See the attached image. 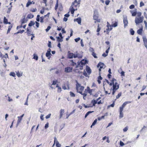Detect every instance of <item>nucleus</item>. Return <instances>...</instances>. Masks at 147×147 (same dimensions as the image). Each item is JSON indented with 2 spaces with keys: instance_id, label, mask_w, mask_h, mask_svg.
I'll list each match as a JSON object with an SVG mask.
<instances>
[{
  "instance_id": "nucleus-1",
  "label": "nucleus",
  "mask_w": 147,
  "mask_h": 147,
  "mask_svg": "<svg viewBox=\"0 0 147 147\" xmlns=\"http://www.w3.org/2000/svg\"><path fill=\"white\" fill-rule=\"evenodd\" d=\"M111 82L110 83L108 80L107 81V83L110 85V86L113 85L112 88H111V90H112V95H114L116 90L119 88V84L118 83L117 80L115 78H113L111 80Z\"/></svg>"
},
{
  "instance_id": "nucleus-2",
  "label": "nucleus",
  "mask_w": 147,
  "mask_h": 147,
  "mask_svg": "<svg viewBox=\"0 0 147 147\" xmlns=\"http://www.w3.org/2000/svg\"><path fill=\"white\" fill-rule=\"evenodd\" d=\"M80 0H75L72 3V5L70 7V11L71 14H73L75 10H77V8L79 6V5L80 3Z\"/></svg>"
},
{
  "instance_id": "nucleus-3",
  "label": "nucleus",
  "mask_w": 147,
  "mask_h": 147,
  "mask_svg": "<svg viewBox=\"0 0 147 147\" xmlns=\"http://www.w3.org/2000/svg\"><path fill=\"white\" fill-rule=\"evenodd\" d=\"M57 80H53L52 84L50 86L51 88L52 89H55L56 88H57V92H60L61 90V88L59 86L58 84H57Z\"/></svg>"
},
{
  "instance_id": "nucleus-4",
  "label": "nucleus",
  "mask_w": 147,
  "mask_h": 147,
  "mask_svg": "<svg viewBox=\"0 0 147 147\" xmlns=\"http://www.w3.org/2000/svg\"><path fill=\"white\" fill-rule=\"evenodd\" d=\"M93 89H90L89 86H87L86 89H85L84 93L82 92V94H81L83 96V99L85 100L86 97L87 95V93H89L90 95L92 94Z\"/></svg>"
},
{
  "instance_id": "nucleus-5",
  "label": "nucleus",
  "mask_w": 147,
  "mask_h": 147,
  "mask_svg": "<svg viewBox=\"0 0 147 147\" xmlns=\"http://www.w3.org/2000/svg\"><path fill=\"white\" fill-rule=\"evenodd\" d=\"M76 86V89L77 92L80 94H82V92L84 90V87L83 86H81V84H79L77 81Z\"/></svg>"
},
{
  "instance_id": "nucleus-6",
  "label": "nucleus",
  "mask_w": 147,
  "mask_h": 147,
  "mask_svg": "<svg viewBox=\"0 0 147 147\" xmlns=\"http://www.w3.org/2000/svg\"><path fill=\"white\" fill-rule=\"evenodd\" d=\"M94 12L93 18V19L95 20V23L96 22H100V20L99 18L98 14L97 11L96 10H95Z\"/></svg>"
},
{
  "instance_id": "nucleus-7",
  "label": "nucleus",
  "mask_w": 147,
  "mask_h": 147,
  "mask_svg": "<svg viewBox=\"0 0 147 147\" xmlns=\"http://www.w3.org/2000/svg\"><path fill=\"white\" fill-rule=\"evenodd\" d=\"M87 62L88 61L87 60L83 59L80 62L78 63L76 67H82L81 69H82L83 66L86 63H87Z\"/></svg>"
},
{
  "instance_id": "nucleus-8",
  "label": "nucleus",
  "mask_w": 147,
  "mask_h": 147,
  "mask_svg": "<svg viewBox=\"0 0 147 147\" xmlns=\"http://www.w3.org/2000/svg\"><path fill=\"white\" fill-rule=\"evenodd\" d=\"M131 102V101H127L123 103L122 106L119 107V112H123V108H124L125 105L127 104L130 103Z\"/></svg>"
},
{
  "instance_id": "nucleus-9",
  "label": "nucleus",
  "mask_w": 147,
  "mask_h": 147,
  "mask_svg": "<svg viewBox=\"0 0 147 147\" xmlns=\"http://www.w3.org/2000/svg\"><path fill=\"white\" fill-rule=\"evenodd\" d=\"M144 20L143 16L136 18L135 20V23L136 24L142 22Z\"/></svg>"
},
{
  "instance_id": "nucleus-10",
  "label": "nucleus",
  "mask_w": 147,
  "mask_h": 147,
  "mask_svg": "<svg viewBox=\"0 0 147 147\" xmlns=\"http://www.w3.org/2000/svg\"><path fill=\"white\" fill-rule=\"evenodd\" d=\"M27 21V20L25 19V17L21 19L20 21V22H21V25L18 26L16 28L17 29H18L22 28V24L26 22Z\"/></svg>"
},
{
  "instance_id": "nucleus-11",
  "label": "nucleus",
  "mask_w": 147,
  "mask_h": 147,
  "mask_svg": "<svg viewBox=\"0 0 147 147\" xmlns=\"http://www.w3.org/2000/svg\"><path fill=\"white\" fill-rule=\"evenodd\" d=\"M62 88L64 90H66L67 89H69V84L68 82L64 83L63 85L62 86Z\"/></svg>"
},
{
  "instance_id": "nucleus-12",
  "label": "nucleus",
  "mask_w": 147,
  "mask_h": 147,
  "mask_svg": "<svg viewBox=\"0 0 147 147\" xmlns=\"http://www.w3.org/2000/svg\"><path fill=\"white\" fill-rule=\"evenodd\" d=\"M144 45L145 47L147 49V39L146 36H143L142 37Z\"/></svg>"
},
{
  "instance_id": "nucleus-13",
  "label": "nucleus",
  "mask_w": 147,
  "mask_h": 147,
  "mask_svg": "<svg viewBox=\"0 0 147 147\" xmlns=\"http://www.w3.org/2000/svg\"><path fill=\"white\" fill-rule=\"evenodd\" d=\"M104 65V63L101 62H99L97 66L99 68V70L100 72L101 71V69L103 68Z\"/></svg>"
},
{
  "instance_id": "nucleus-14",
  "label": "nucleus",
  "mask_w": 147,
  "mask_h": 147,
  "mask_svg": "<svg viewBox=\"0 0 147 147\" xmlns=\"http://www.w3.org/2000/svg\"><path fill=\"white\" fill-rule=\"evenodd\" d=\"M82 55H80V54L77 53V52H76V53L74 54V58H76L77 57L78 58H82Z\"/></svg>"
},
{
  "instance_id": "nucleus-15",
  "label": "nucleus",
  "mask_w": 147,
  "mask_h": 147,
  "mask_svg": "<svg viewBox=\"0 0 147 147\" xmlns=\"http://www.w3.org/2000/svg\"><path fill=\"white\" fill-rule=\"evenodd\" d=\"M105 43L107 45H108V46H107V48H108L106 51V53L108 54L110 49V42L109 41H107L105 42Z\"/></svg>"
},
{
  "instance_id": "nucleus-16",
  "label": "nucleus",
  "mask_w": 147,
  "mask_h": 147,
  "mask_svg": "<svg viewBox=\"0 0 147 147\" xmlns=\"http://www.w3.org/2000/svg\"><path fill=\"white\" fill-rule=\"evenodd\" d=\"M72 68L70 67H65V72H70L72 71Z\"/></svg>"
},
{
  "instance_id": "nucleus-17",
  "label": "nucleus",
  "mask_w": 147,
  "mask_h": 147,
  "mask_svg": "<svg viewBox=\"0 0 147 147\" xmlns=\"http://www.w3.org/2000/svg\"><path fill=\"white\" fill-rule=\"evenodd\" d=\"M123 22L124 24V27L125 28L127 26V24H128V21L127 18H124L123 20Z\"/></svg>"
},
{
  "instance_id": "nucleus-18",
  "label": "nucleus",
  "mask_w": 147,
  "mask_h": 147,
  "mask_svg": "<svg viewBox=\"0 0 147 147\" xmlns=\"http://www.w3.org/2000/svg\"><path fill=\"white\" fill-rule=\"evenodd\" d=\"M74 54L73 53H70L69 51L68 52V57L69 59H72L74 57Z\"/></svg>"
},
{
  "instance_id": "nucleus-19",
  "label": "nucleus",
  "mask_w": 147,
  "mask_h": 147,
  "mask_svg": "<svg viewBox=\"0 0 147 147\" xmlns=\"http://www.w3.org/2000/svg\"><path fill=\"white\" fill-rule=\"evenodd\" d=\"M100 98L101 97H99L96 100H92V102L93 103V105L92 106H91V107H92L93 106H95V105L96 103H97V102Z\"/></svg>"
},
{
  "instance_id": "nucleus-20",
  "label": "nucleus",
  "mask_w": 147,
  "mask_h": 147,
  "mask_svg": "<svg viewBox=\"0 0 147 147\" xmlns=\"http://www.w3.org/2000/svg\"><path fill=\"white\" fill-rule=\"evenodd\" d=\"M86 70L89 75L91 73V70L90 68L88 65L86 66Z\"/></svg>"
},
{
  "instance_id": "nucleus-21",
  "label": "nucleus",
  "mask_w": 147,
  "mask_h": 147,
  "mask_svg": "<svg viewBox=\"0 0 147 147\" xmlns=\"http://www.w3.org/2000/svg\"><path fill=\"white\" fill-rule=\"evenodd\" d=\"M64 113V109H61L59 111L60 117L59 118H61L63 116Z\"/></svg>"
},
{
  "instance_id": "nucleus-22",
  "label": "nucleus",
  "mask_w": 147,
  "mask_h": 147,
  "mask_svg": "<svg viewBox=\"0 0 147 147\" xmlns=\"http://www.w3.org/2000/svg\"><path fill=\"white\" fill-rule=\"evenodd\" d=\"M74 21H76L79 24H81V19L80 18H79L74 19Z\"/></svg>"
},
{
  "instance_id": "nucleus-23",
  "label": "nucleus",
  "mask_w": 147,
  "mask_h": 147,
  "mask_svg": "<svg viewBox=\"0 0 147 147\" xmlns=\"http://www.w3.org/2000/svg\"><path fill=\"white\" fill-rule=\"evenodd\" d=\"M16 73L17 76L18 77H20L22 75L23 73L22 72H20L19 71H16Z\"/></svg>"
},
{
  "instance_id": "nucleus-24",
  "label": "nucleus",
  "mask_w": 147,
  "mask_h": 147,
  "mask_svg": "<svg viewBox=\"0 0 147 147\" xmlns=\"http://www.w3.org/2000/svg\"><path fill=\"white\" fill-rule=\"evenodd\" d=\"M143 31V28L142 27L141 28L138 30L137 31V32L138 34L141 35L142 34V32Z\"/></svg>"
},
{
  "instance_id": "nucleus-25",
  "label": "nucleus",
  "mask_w": 147,
  "mask_h": 147,
  "mask_svg": "<svg viewBox=\"0 0 147 147\" xmlns=\"http://www.w3.org/2000/svg\"><path fill=\"white\" fill-rule=\"evenodd\" d=\"M27 33L28 36H30L32 35V31L31 30H29V28H27Z\"/></svg>"
},
{
  "instance_id": "nucleus-26",
  "label": "nucleus",
  "mask_w": 147,
  "mask_h": 147,
  "mask_svg": "<svg viewBox=\"0 0 147 147\" xmlns=\"http://www.w3.org/2000/svg\"><path fill=\"white\" fill-rule=\"evenodd\" d=\"M12 25L11 24L10 25L8 26V29L7 30V34H8L9 33H10V31L12 28Z\"/></svg>"
},
{
  "instance_id": "nucleus-27",
  "label": "nucleus",
  "mask_w": 147,
  "mask_h": 147,
  "mask_svg": "<svg viewBox=\"0 0 147 147\" xmlns=\"http://www.w3.org/2000/svg\"><path fill=\"white\" fill-rule=\"evenodd\" d=\"M51 55V53L50 51H47V52L46 53V56L47 57H49V59L50 57V55Z\"/></svg>"
},
{
  "instance_id": "nucleus-28",
  "label": "nucleus",
  "mask_w": 147,
  "mask_h": 147,
  "mask_svg": "<svg viewBox=\"0 0 147 147\" xmlns=\"http://www.w3.org/2000/svg\"><path fill=\"white\" fill-rule=\"evenodd\" d=\"M57 40L59 42H62L63 41V37L61 38L59 36L57 37Z\"/></svg>"
},
{
  "instance_id": "nucleus-29",
  "label": "nucleus",
  "mask_w": 147,
  "mask_h": 147,
  "mask_svg": "<svg viewBox=\"0 0 147 147\" xmlns=\"http://www.w3.org/2000/svg\"><path fill=\"white\" fill-rule=\"evenodd\" d=\"M34 17V15L31 14H28L27 16V18L28 19H31Z\"/></svg>"
},
{
  "instance_id": "nucleus-30",
  "label": "nucleus",
  "mask_w": 147,
  "mask_h": 147,
  "mask_svg": "<svg viewBox=\"0 0 147 147\" xmlns=\"http://www.w3.org/2000/svg\"><path fill=\"white\" fill-rule=\"evenodd\" d=\"M102 78L100 76L98 77V80H97V81L99 84H100L101 83L100 80H102Z\"/></svg>"
},
{
  "instance_id": "nucleus-31",
  "label": "nucleus",
  "mask_w": 147,
  "mask_h": 147,
  "mask_svg": "<svg viewBox=\"0 0 147 147\" xmlns=\"http://www.w3.org/2000/svg\"><path fill=\"white\" fill-rule=\"evenodd\" d=\"M69 94L71 97H75L76 96V94L72 91L70 92Z\"/></svg>"
},
{
  "instance_id": "nucleus-32",
  "label": "nucleus",
  "mask_w": 147,
  "mask_h": 147,
  "mask_svg": "<svg viewBox=\"0 0 147 147\" xmlns=\"http://www.w3.org/2000/svg\"><path fill=\"white\" fill-rule=\"evenodd\" d=\"M118 25V22H117L115 21L114 23L112 24L111 27H117Z\"/></svg>"
},
{
  "instance_id": "nucleus-33",
  "label": "nucleus",
  "mask_w": 147,
  "mask_h": 147,
  "mask_svg": "<svg viewBox=\"0 0 147 147\" xmlns=\"http://www.w3.org/2000/svg\"><path fill=\"white\" fill-rule=\"evenodd\" d=\"M35 24V23L34 22H33L32 21H30L29 23L28 24V26H32L34 25Z\"/></svg>"
},
{
  "instance_id": "nucleus-34",
  "label": "nucleus",
  "mask_w": 147,
  "mask_h": 147,
  "mask_svg": "<svg viewBox=\"0 0 147 147\" xmlns=\"http://www.w3.org/2000/svg\"><path fill=\"white\" fill-rule=\"evenodd\" d=\"M32 4V2H31V1L30 0H28V2L26 3V6L27 7H28L30 5Z\"/></svg>"
},
{
  "instance_id": "nucleus-35",
  "label": "nucleus",
  "mask_w": 147,
  "mask_h": 147,
  "mask_svg": "<svg viewBox=\"0 0 147 147\" xmlns=\"http://www.w3.org/2000/svg\"><path fill=\"white\" fill-rule=\"evenodd\" d=\"M130 12L132 13V16H135L137 14V12L136 11L133 12V11L131 10Z\"/></svg>"
},
{
  "instance_id": "nucleus-36",
  "label": "nucleus",
  "mask_w": 147,
  "mask_h": 147,
  "mask_svg": "<svg viewBox=\"0 0 147 147\" xmlns=\"http://www.w3.org/2000/svg\"><path fill=\"white\" fill-rule=\"evenodd\" d=\"M100 29H101V28L100 27L99 24H98V28H97V30H96L97 32H98V33L97 34V35H99V33H98L99 32V31H100Z\"/></svg>"
},
{
  "instance_id": "nucleus-37",
  "label": "nucleus",
  "mask_w": 147,
  "mask_h": 147,
  "mask_svg": "<svg viewBox=\"0 0 147 147\" xmlns=\"http://www.w3.org/2000/svg\"><path fill=\"white\" fill-rule=\"evenodd\" d=\"M7 22L8 20L5 17H4V20H3V22L5 24H7Z\"/></svg>"
},
{
  "instance_id": "nucleus-38",
  "label": "nucleus",
  "mask_w": 147,
  "mask_h": 147,
  "mask_svg": "<svg viewBox=\"0 0 147 147\" xmlns=\"http://www.w3.org/2000/svg\"><path fill=\"white\" fill-rule=\"evenodd\" d=\"M122 94L121 92H119L117 95L116 96V99L119 98L121 96Z\"/></svg>"
},
{
  "instance_id": "nucleus-39",
  "label": "nucleus",
  "mask_w": 147,
  "mask_h": 147,
  "mask_svg": "<svg viewBox=\"0 0 147 147\" xmlns=\"http://www.w3.org/2000/svg\"><path fill=\"white\" fill-rule=\"evenodd\" d=\"M94 112V111H89L87 112L86 113V114L85 117L86 118L88 116V115L90 113H91L92 112Z\"/></svg>"
},
{
  "instance_id": "nucleus-40",
  "label": "nucleus",
  "mask_w": 147,
  "mask_h": 147,
  "mask_svg": "<svg viewBox=\"0 0 147 147\" xmlns=\"http://www.w3.org/2000/svg\"><path fill=\"white\" fill-rule=\"evenodd\" d=\"M92 55L94 57V58H97V57L96 56V55L94 52H92Z\"/></svg>"
},
{
  "instance_id": "nucleus-41",
  "label": "nucleus",
  "mask_w": 147,
  "mask_h": 147,
  "mask_svg": "<svg viewBox=\"0 0 147 147\" xmlns=\"http://www.w3.org/2000/svg\"><path fill=\"white\" fill-rule=\"evenodd\" d=\"M9 75L10 76H11L13 77H15L16 76L15 73L14 72H11Z\"/></svg>"
},
{
  "instance_id": "nucleus-42",
  "label": "nucleus",
  "mask_w": 147,
  "mask_h": 147,
  "mask_svg": "<svg viewBox=\"0 0 147 147\" xmlns=\"http://www.w3.org/2000/svg\"><path fill=\"white\" fill-rule=\"evenodd\" d=\"M107 27L108 28H107V31L108 30H109V26H110V27H111V26L110 25V24L108 22H107Z\"/></svg>"
},
{
  "instance_id": "nucleus-43",
  "label": "nucleus",
  "mask_w": 147,
  "mask_h": 147,
  "mask_svg": "<svg viewBox=\"0 0 147 147\" xmlns=\"http://www.w3.org/2000/svg\"><path fill=\"white\" fill-rule=\"evenodd\" d=\"M34 57L33 58L36 59V60H38V56L36 55V54H34L33 55Z\"/></svg>"
},
{
  "instance_id": "nucleus-44",
  "label": "nucleus",
  "mask_w": 147,
  "mask_h": 147,
  "mask_svg": "<svg viewBox=\"0 0 147 147\" xmlns=\"http://www.w3.org/2000/svg\"><path fill=\"white\" fill-rule=\"evenodd\" d=\"M56 146L57 147H61V145L58 141H56Z\"/></svg>"
},
{
  "instance_id": "nucleus-45",
  "label": "nucleus",
  "mask_w": 147,
  "mask_h": 147,
  "mask_svg": "<svg viewBox=\"0 0 147 147\" xmlns=\"http://www.w3.org/2000/svg\"><path fill=\"white\" fill-rule=\"evenodd\" d=\"M45 17L44 16H42L40 17V22L41 23L44 22V19Z\"/></svg>"
},
{
  "instance_id": "nucleus-46",
  "label": "nucleus",
  "mask_w": 147,
  "mask_h": 147,
  "mask_svg": "<svg viewBox=\"0 0 147 147\" xmlns=\"http://www.w3.org/2000/svg\"><path fill=\"white\" fill-rule=\"evenodd\" d=\"M130 34L132 35H133L134 34V31L132 29H131L130 30Z\"/></svg>"
},
{
  "instance_id": "nucleus-47",
  "label": "nucleus",
  "mask_w": 147,
  "mask_h": 147,
  "mask_svg": "<svg viewBox=\"0 0 147 147\" xmlns=\"http://www.w3.org/2000/svg\"><path fill=\"white\" fill-rule=\"evenodd\" d=\"M119 117L120 118H122L123 117V112H119Z\"/></svg>"
},
{
  "instance_id": "nucleus-48",
  "label": "nucleus",
  "mask_w": 147,
  "mask_h": 147,
  "mask_svg": "<svg viewBox=\"0 0 147 147\" xmlns=\"http://www.w3.org/2000/svg\"><path fill=\"white\" fill-rule=\"evenodd\" d=\"M24 30H20L19 31H18L16 33H15V34H17L18 33H22L24 32Z\"/></svg>"
},
{
  "instance_id": "nucleus-49",
  "label": "nucleus",
  "mask_w": 147,
  "mask_h": 147,
  "mask_svg": "<svg viewBox=\"0 0 147 147\" xmlns=\"http://www.w3.org/2000/svg\"><path fill=\"white\" fill-rule=\"evenodd\" d=\"M18 120L17 121V123L18 124L20 123L21 121L22 120V119L21 118H20V117H19V116H18Z\"/></svg>"
},
{
  "instance_id": "nucleus-50",
  "label": "nucleus",
  "mask_w": 147,
  "mask_h": 147,
  "mask_svg": "<svg viewBox=\"0 0 147 147\" xmlns=\"http://www.w3.org/2000/svg\"><path fill=\"white\" fill-rule=\"evenodd\" d=\"M0 57L2 58H5L6 59V57H5L4 55H3L1 53L0 54Z\"/></svg>"
},
{
  "instance_id": "nucleus-51",
  "label": "nucleus",
  "mask_w": 147,
  "mask_h": 147,
  "mask_svg": "<svg viewBox=\"0 0 147 147\" xmlns=\"http://www.w3.org/2000/svg\"><path fill=\"white\" fill-rule=\"evenodd\" d=\"M45 11V9L44 7H43L42 9L40 10V12L41 13L43 14Z\"/></svg>"
},
{
  "instance_id": "nucleus-52",
  "label": "nucleus",
  "mask_w": 147,
  "mask_h": 147,
  "mask_svg": "<svg viewBox=\"0 0 147 147\" xmlns=\"http://www.w3.org/2000/svg\"><path fill=\"white\" fill-rule=\"evenodd\" d=\"M40 15H38L37 16V17L36 18V20L37 22H39L40 21Z\"/></svg>"
},
{
  "instance_id": "nucleus-53",
  "label": "nucleus",
  "mask_w": 147,
  "mask_h": 147,
  "mask_svg": "<svg viewBox=\"0 0 147 147\" xmlns=\"http://www.w3.org/2000/svg\"><path fill=\"white\" fill-rule=\"evenodd\" d=\"M114 105H115V102H113V103L111 104V105H109L108 106V107H114Z\"/></svg>"
},
{
  "instance_id": "nucleus-54",
  "label": "nucleus",
  "mask_w": 147,
  "mask_h": 147,
  "mask_svg": "<svg viewBox=\"0 0 147 147\" xmlns=\"http://www.w3.org/2000/svg\"><path fill=\"white\" fill-rule=\"evenodd\" d=\"M51 115V113L49 114L48 115H47L46 116V117H45L46 118V119H48L50 118V117Z\"/></svg>"
},
{
  "instance_id": "nucleus-55",
  "label": "nucleus",
  "mask_w": 147,
  "mask_h": 147,
  "mask_svg": "<svg viewBox=\"0 0 147 147\" xmlns=\"http://www.w3.org/2000/svg\"><path fill=\"white\" fill-rule=\"evenodd\" d=\"M97 119H96L92 123V125H94L96 123Z\"/></svg>"
},
{
  "instance_id": "nucleus-56",
  "label": "nucleus",
  "mask_w": 147,
  "mask_h": 147,
  "mask_svg": "<svg viewBox=\"0 0 147 147\" xmlns=\"http://www.w3.org/2000/svg\"><path fill=\"white\" fill-rule=\"evenodd\" d=\"M135 7V6L134 5H131L129 7V8L130 9H132L134 8Z\"/></svg>"
},
{
  "instance_id": "nucleus-57",
  "label": "nucleus",
  "mask_w": 147,
  "mask_h": 147,
  "mask_svg": "<svg viewBox=\"0 0 147 147\" xmlns=\"http://www.w3.org/2000/svg\"><path fill=\"white\" fill-rule=\"evenodd\" d=\"M83 105L85 107V108H89L90 107H92L91 106L86 105L85 104H83Z\"/></svg>"
},
{
  "instance_id": "nucleus-58",
  "label": "nucleus",
  "mask_w": 147,
  "mask_h": 147,
  "mask_svg": "<svg viewBox=\"0 0 147 147\" xmlns=\"http://www.w3.org/2000/svg\"><path fill=\"white\" fill-rule=\"evenodd\" d=\"M144 22L145 24V28L146 30H147V22L145 20L144 21Z\"/></svg>"
},
{
  "instance_id": "nucleus-59",
  "label": "nucleus",
  "mask_w": 147,
  "mask_h": 147,
  "mask_svg": "<svg viewBox=\"0 0 147 147\" xmlns=\"http://www.w3.org/2000/svg\"><path fill=\"white\" fill-rule=\"evenodd\" d=\"M71 61L72 62V64H71V65L73 66H74V65H76V63L74 62H73V60H71Z\"/></svg>"
},
{
  "instance_id": "nucleus-60",
  "label": "nucleus",
  "mask_w": 147,
  "mask_h": 147,
  "mask_svg": "<svg viewBox=\"0 0 147 147\" xmlns=\"http://www.w3.org/2000/svg\"><path fill=\"white\" fill-rule=\"evenodd\" d=\"M37 9L36 8L32 9H30V11L32 12H35L36 11Z\"/></svg>"
},
{
  "instance_id": "nucleus-61",
  "label": "nucleus",
  "mask_w": 147,
  "mask_h": 147,
  "mask_svg": "<svg viewBox=\"0 0 147 147\" xmlns=\"http://www.w3.org/2000/svg\"><path fill=\"white\" fill-rule=\"evenodd\" d=\"M80 40V38L79 37L75 38V41L76 42H77L78 41Z\"/></svg>"
},
{
  "instance_id": "nucleus-62",
  "label": "nucleus",
  "mask_w": 147,
  "mask_h": 147,
  "mask_svg": "<svg viewBox=\"0 0 147 147\" xmlns=\"http://www.w3.org/2000/svg\"><path fill=\"white\" fill-rule=\"evenodd\" d=\"M51 27L50 26H48L47 28L45 30L46 32H47L50 29Z\"/></svg>"
},
{
  "instance_id": "nucleus-63",
  "label": "nucleus",
  "mask_w": 147,
  "mask_h": 147,
  "mask_svg": "<svg viewBox=\"0 0 147 147\" xmlns=\"http://www.w3.org/2000/svg\"><path fill=\"white\" fill-rule=\"evenodd\" d=\"M49 123H47L46 124H45V129L49 127Z\"/></svg>"
},
{
  "instance_id": "nucleus-64",
  "label": "nucleus",
  "mask_w": 147,
  "mask_h": 147,
  "mask_svg": "<svg viewBox=\"0 0 147 147\" xmlns=\"http://www.w3.org/2000/svg\"><path fill=\"white\" fill-rule=\"evenodd\" d=\"M128 129V128L127 127H125L123 129V131L124 132H126V131Z\"/></svg>"
}]
</instances>
